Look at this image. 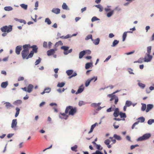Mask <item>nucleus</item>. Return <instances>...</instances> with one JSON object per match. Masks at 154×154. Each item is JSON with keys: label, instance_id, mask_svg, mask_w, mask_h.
<instances>
[{"label": "nucleus", "instance_id": "nucleus-38", "mask_svg": "<svg viewBox=\"0 0 154 154\" xmlns=\"http://www.w3.org/2000/svg\"><path fill=\"white\" fill-rule=\"evenodd\" d=\"M95 126H96L95 124L92 125V126H91V127L90 130L89 132V133H91V132H92L93 131V129L95 128Z\"/></svg>", "mask_w": 154, "mask_h": 154}, {"label": "nucleus", "instance_id": "nucleus-60", "mask_svg": "<svg viewBox=\"0 0 154 154\" xmlns=\"http://www.w3.org/2000/svg\"><path fill=\"white\" fill-rule=\"evenodd\" d=\"M23 146V142H21L19 145V148H22Z\"/></svg>", "mask_w": 154, "mask_h": 154}, {"label": "nucleus", "instance_id": "nucleus-8", "mask_svg": "<svg viewBox=\"0 0 154 154\" xmlns=\"http://www.w3.org/2000/svg\"><path fill=\"white\" fill-rule=\"evenodd\" d=\"M119 110L118 108H116L114 110L113 116L115 117H118L119 115Z\"/></svg>", "mask_w": 154, "mask_h": 154}, {"label": "nucleus", "instance_id": "nucleus-20", "mask_svg": "<svg viewBox=\"0 0 154 154\" xmlns=\"http://www.w3.org/2000/svg\"><path fill=\"white\" fill-rule=\"evenodd\" d=\"M92 65V63H87L85 64V68L86 69H89Z\"/></svg>", "mask_w": 154, "mask_h": 154}, {"label": "nucleus", "instance_id": "nucleus-35", "mask_svg": "<svg viewBox=\"0 0 154 154\" xmlns=\"http://www.w3.org/2000/svg\"><path fill=\"white\" fill-rule=\"evenodd\" d=\"M100 104V103H93L91 104V106L92 107H96L98 106H99Z\"/></svg>", "mask_w": 154, "mask_h": 154}, {"label": "nucleus", "instance_id": "nucleus-14", "mask_svg": "<svg viewBox=\"0 0 154 154\" xmlns=\"http://www.w3.org/2000/svg\"><path fill=\"white\" fill-rule=\"evenodd\" d=\"M5 106L7 109H10L14 107V106L9 102H6L5 103Z\"/></svg>", "mask_w": 154, "mask_h": 154}, {"label": "nucleus", "instance_id": "nucleus-18", "mask_svg": "<svg viewBox=\"0 0 154 154\" xmlns=\"http://www.w3.org/2000/svg\"><path fill=\"white\" fill-rule=\"evenodd\" d=\"M137 120H138V121H137V122H138V123L139 122L143 123L144 122L145 120V119L143 117H141L139 118Z\"/></svg>", "mask_w": 154, "mask_h": 154}, {"label": "nucleus", "instance_id": "nucleus-13", "mask_svg": "<svg viewBox=\"0 0 154 154\" xmlns=\"http://www.w3.org/2000/svg\"><path fill=\"white\" fill-rule=\"evenodd\" d=\"M33 88V86L32 84H29L27 87V91L29 93L31 92Z\"/></svg>", "mask_w": 154, "mask_h": 154}, {"label": "nucleus", "instance_id": "nucleus-45", "mask_svg": "<svg viewBox=\"0 0 154 154\" xmlns=\"http://www.w3.org/2000/svg\"><path fill=\"white\" fill-rule=\"evenodd\" d=\"M97 149L98 150H101L103 149V147L100 145L96 144Z\"/></svg>", "mask_w": 154, "mask_h": 154}, {"label": "nucleus", "instance_id": "nucleus-17", "mask_svg": "<svg viewBox=\"0 0 154 154\" xmlns=\"http://www.w3.org/2000/svg\"><path fill=\"white\" fill-rule=\"evenodd\" d=\"M8 82H4L2 83L1 85V87L3 88H5L8 85Z\"/></svg>", "mask_w": 154, "mask_h": 154}, {"label": "nucleus", "instance_id": "nucleus-58", "mask_svg": "<svg viewBox=\"0 0 154 154\" xmlns=\"http://www.w3.org/2000/svg\"><path fill=\"white\" fill-rule=\"evenodd\" d=\"M24 80V78L23 77L20 76L19 77L18 79V81H23Z\"/></svg>", "mask_w": 154, "mask_h": 154}, {"label": "nucleus", "instance_id": "nucleus-63", "mask_svg": "<svg viewBox=\"0 0 154 154\" xmlns=\"http://www.w3.org/2000/svg\"><path fill=\"white\" fill-rule=\"evenodd\" d=\"M113 110V109H112L111 107L107 109L106 110V111L108 112H111Z\"/></svg>", "mask_w": 154, "mask_h": 154}, {"label": "nucleus", "instance_id": "nucleus-31", "mask_svg": "<svg viewBox=\"0 0 154 154\" xmlns=\"http://www.w3.org/2000/svg\"><path fill=\"white\" fill-rule=\"evenodd\" d=\"M77 146L76 145H75L74 146L71 147V149L72 151L76 152L77 151Z\"/></svg>", "mask_w": 154, "mask_h": 154}, {"label": "nucleus", "instance_id": "nucleus-36", "mask_svg": "<svg viewBox=\"0 0 154 154\" xmlns=\"http://www.w3.org/2000/svg\"><path fill=\"white\" fill-rule=\"evenodd\" d=\"M138 84L139 86L142 88H144L145 87V85L141 82H138Z\"/></svg>", "mask_w": 154, "mask_h": 154}, {"label": "nucleus", "instance_id": "nucleus-24", "mask_svg": "<svg viewBox=\"0 0 154 154\" xmlns=\"http://www.w3.org/2000/svg\"><path fill=\"white\" fill-rule=\"evenodd\" d=\"M99 42L100 39L99 38H97L94 41L93 43L94 45H97L99 44Z\"/></svg>", "mask_w": 154, "mask_h": 154}, {"label": "nucleus", "instance_id": "nucleus-43", "mask_svg": "<svg viewBox=\"0 0 154 154\" xmlns=\"http://www.w3.org/2000/svg\"><path fill=\"white\" fill-rule=\"evenodd\" d=\"M89 80V79H88L87 80L85 83V86L86 87H88L90 83L91 82Z\"/></svg>", "mask_w": 154, "mask_h": 154}, {"label": "nucleus", "instance_id": "nucleus-54", "mask_svg": "<svg viewBox=\"0 0 154 154\" xmlns=\"http://www.w3.org/2000/svg\"><path fill=\"white\" fill-rule=\"evenodd\" d=\"M128 70L130 74H134V73L132 72L133 70L131 68H128Z\"/></svg>", "mask_w": 154, "mask_h": 154}, {"label": "nucleus", "instance_id": "nucleus-53", "mask_svg": "<svg viewBox=\"0 0 154 154\" xmlns=\"http://www.w3.org/2000/svg\"><path fill=\"white\" fill-rule=\"evenodd\" d=\"M85 53V54H90L91 53V51L90 50H87L85 51H84Z\"/></svg>", "mask_w": 154, "mask_h": 154}, {"label": "nucleus", "instance_id": "nucleus-64", "mask_svg": "<svg viewBox=\"0 0 154 154\" xmlns=\"http://www.w3.org/2000/svg\"><path fill=\"white\" fill-rule=\"evenodd\" d=\"M47 42H44L43 43V46L44 48H47Z\"/></svg>", "mask_w": 154, "mask_h": 154}, {"label": "nucleus", "instance_id": "nucleus-39", "mask_svg": "<svg viewBox=\"0 0 154 154\" xmlns=\"http://www.w3.org/2000/svg\"><path fill=\"white\" fill-rule=\"evenodd\" d=\"M142 105L141 110L142 111H144L146 109V105L145 104H142Z\"/></svg>", "mask_w": 154, "mask_h": 154}, {"label": "nucleus", "instance_id": "nucleus-34", "mask_svg": "<svg viewBox=\"0 0 154 154\" xmlns=\"http://www.w3.org/2000/svg\"><path fill=\"white\" fill-rule=\"evenodd\" d=\"M67 113H66L65 112V113H61V115L63 116V117H62L60 116V117L61 118H63L66 119L67 118V116L66 115V114Z\"/></svg>", "mask_w": 154, "mask_h": 154}, {"label": "nucleus", "instance_id": "nucleus-51", "mask_svg": "<svg viewBox=\"0 0 154 154\" xmlns=\"http://www.w3.org/2000/svg\"><path fill=\"white\" fill-rule=\"evenodd\" d=\"M85 104V102L82 101H80L79 103V105L80 106H81L82 105H84Z\"/></svg>", "mask_w": 154, "mask_h": 154}, {"label": "nucleus", "instance_id": "nucleus-41", "mask_svg": "<svg viewBox=\"0 0 154 154\" xmlns=\"http://www.w3.org/2000/svg\"><path fill=\"white\" fill-rule=\"evenodd\" d=\"M69 48V47L66 46H62L61 47V49L63 50L64 51H67Z\"/></svg>", "mask_w": 154, "mask_h": 154}, {"label": "nucleus", "instance_id": "nucleus-12", "mask_svg": "<svg viewBox=\"0 0 154 154\" xmlns=\"http://www.w3.org/2000/svg\"><path fill=\"white\" fill-rule=\"evenodd\" d=\"M55 50L54 49H51L47 52V54L48 56H50L53 54L55 53Z\"/></svg>", "mask_w": 154, "mask_h": 154}, {"label": "nucleus", "instance_id": "nucleus-23", "mask_svg": "<svg viewBox=\"0 0 154 154\" xmlns=\"http://www.w3.org/2000/svg\"><path fill=\"white\" fill-rule=\"evenodd\" d=\"M16 113H15V116L16 117H17L18 115H19V112L20 111V109L18 107H17L16 108Z\"/></svg>", "mask_w": 154, "mask_h": 154}, {"label": "nucleus", "instance_id": "nucleus-11", "mask_svg": "<svg viewBox=\"0 0 154 154\" xmlns=\"http://www.w3.org/2000/svg\"><path fill=\"white\" fill-rule=\"evenodd\" d=\"M127 33H133V31H127V32H125L123 35V39H122V41L123 42L126 39V38L127 36Z\"/></svg>", "mask_w": 154, "mask_h": 154}, {"label": "nucleus", "instance_id": "nucleus-7", "mask_svg": "<svg viewBox=\"0 0 154 154\" xmlns=\"http://www.w3.org/2000/svg\"><path fill=\"white\" fill-rule=\"evenodd\" d=\"M22 49V47L21 45L17 46L15 48V52L17 55H19L20 54V51Z\"/></svg>", "mask_w": 154, "mask_h": 154}, {"label": "nucleus", "instance_id": "nucleus-61", "mask_svg": "<svg viewBox=\"0 0 154 154\" xmlns=\"http://www.w3.org/2000/svg\"><path fill=\"white\" fill-rule=\"evenodd\" d=\"M138 124V122H136L134 123L132 125L131 128L132 129H133L135 127V125Z\"/></svg>", "mask_w": 154, "mask_h": 154}, {"label": "nucleus", "instance_id": "nucleus-42", "mask_svg": "<svg viewBox=\"0 0 154 154\" xmlns=\"http://www.w3.org/2000/svg\"><path fill=\"white\" fill-rule=\"evenodd\" d=\"M21 7L25 10H26L27 8V5L24 4H22L20 5Z\"/></svg>", "mask_w": 154, "mask_h": 154}, {"label": "nucleus", "instance_id": "nucleus-1", "mask_svg": "<svg viewBox=\"0 0 154 154\" xmlns=\"http://www.w3.org/2000/svg\"><path fill=\"white\" fill-rule=\"evenodd\" d=\"M29 44L24 45L23 46V50L22 51L21 54L22 58L23 59H28L31 57H29Z\"/></svg>", "mask_w": 154, "mask_h": 154}, {"label": "nucleus", "instance_id": "nucleus-25", "mask_svg": "<svg viewBox=\"0 0 154 154\" xmlns=\"http://www.w3.org/2000/svg\"><path fill=\"white\" fill-rule=\"evenodd\" d=\"M132 103L130 101L127 100L126 102L125 105L128 107L132 105Z\"/></svg>", "mask_w": 154, "mask_h": 154}, {"label": "nucleus", "instance_id": "nucleus-40", "mask_svg": "<svg viewBox=\"0 0 154 154\" xmlns=\"http://www.w3.org/2000/svg\"><path fill=\"white\" fill-rule=\"evenodd\" d=\"M65 84V83L64 82H62L61 83H60L58 84L57 86L60 87H62Z\"/></svg>", "mask_w": 154, "mask_h": 154}, {"label": "nucleus", "instance_id": "nucleus-15", "mask_svg": "<svg viewBox=\"0 0 154 154\" xmlns=\"http://www.w3.org/2000/svg\"><path fill=\"white\" fill-rule=\"evenodd\" d=\"M153 106L152 104H149L147 105V108L146 110V112H148L149 110L151 109L153 107Z\"/></svg>", "mask_w": 154, "mask_h": 154}, {"label": "nucleus", "instance_id": "nucleus-22", "mask_svg": "<svg viewBox=\"0 0 154 154\" xmlns=\"http://www.w3.org/2000/svg\"><path fill=\"white\" fill-rule=\"evenodd\" d=\"M4 9L6 11H9L12 10L13 8L11 6L6 7L4 8Z\"/></svg>", "mask_w": 154, "mask_h": 154}, {"label": "nucleus", "instance_id": "nucleus-59", "mask_svg": "<svg viewBox=\"0 0 154 154\" xmlns=\"http://www.w3.org/2000/svg\"><path fill=\"white\" fill-rule=\"evenodd\" d=\"M139 146L138 144L131 145V149H134L136 147L138 146Z\"/></svg>", "mask_w": 154, "mask_h": 154}, {"label": "nucleus", "instance_id": "nucleus-56", "mask_svg": "<svg viewBox=\"0 0 154 154\" xmlns=\"http://www.w3.org/2000/svg\"><path fill=\"white\" fill-rule=\"evenodd\" d=\"M92 154H103L99 150H96L95 152L93 153Z\"/></svg>", "mask_w": 154, "mask_h": 154}, {"label": "nucleus", "instance_id": "nucleus-48", "mask_svg": "<svg viewBox=\"0 0 154 154\" xmlns=\"http://www.w3.org/2000/svg\"><path fill=\"white\" fill-rule=\"evenodd\" d=\"M148 123L149 125H151L152 123L154 122V119H149L148 121Z\"/></svg>", "mask_w": 154, "mask_h": 154}, {"label": "nucleus", "instance_id": "nucleus-28", "mask_svg": "<svg viewBox=\"0 0 154 154\" xmlns=\"http://www.w3.org/2000/svg\"><path fill=\"white\" fill-rule=\"evenodd\" d=\"M119 115L120 116L121 118H125L126 117L125 113L120 112Z\"/></svg>", "mask_w": 154, "mask_h": 154}, {"label": "nucleus", "instance_id": "nucleus-21", "mask_svg": "<svg viewBox=\"0 0 154 154\" xmlns=\"http://www.w3.org/2000/svg\"><path fill=\"white\" fill-rule=\"evenodd\" d=\"M22 103V101L21 100H17L15 101L14 103V104L15 105H18Z\"/></svg>", "mask_w": 154, "mask_h": 154}, {"label": "nucleus", "instance_id": "nucleus-50", "mask_svg": "<svg viewBox=\"0 0 154 154\" xmlns=\"http://www.w3.org/2000/svg\"><path fill=\"white\" fill-rule=\"evenodd\" d=\"M62 8L63 9H67V6L66 4L65 3H63L62 5Z\"/></svg>", "mask_w": 154, "mask_h": 154}, {"label": "nucleus", "instance_id": "nucleus-49", "mask_svg": "<svg viewBox=\"0 0 154 154\" xmlns=\"http://www.w3.org/2000/svg\"><path fill=\"white\" fill-rule=\"evenodd\" d=\"M99 19L96 17H93L91 19V21L93 22L95 21L99 20Z\"/></svg>", "mask_w": 154, "mask_h": 154}, {"label": "nucleus", "instance_id": "nucleus-62", "mask_svg": "<svg viewBox=\"0 0 154 154\" xmlns=\"http://www.w3.org/2000/svg\"><path fill=\"white\" fill-rule=\"evenodd\" d=\"M143 58H140L137 62L139 63H141L143 62Z\"/></svg>", "mask_w": 154, "mask_h": 154}, {"label": "nucleus", "instance_id": "nucleus-3", "mask_svg": "<svg viewBox=\"0 0 154 154\" xmlns=\"http://www.w3.org/2000/svg\"><path fill=\"white\" fill-rule=\"evenodd\" d=\"M29 48H32V50L31 51L30 53L29 54V57H32L33 56L34 53H37V50L38 49V48L37 47L36 45H33L32 46H30L29 44Z\"/></svg>", "mask_w": 154, "mask_h": 154}, {"label": "nucleus", "instance_id": "nucleus-26", "mask_svg": "<svg viewBox=\"0 0 154 154\" xmlns=\"http://www.w3.org/2000/svg\"><path fill=\"white\" fill-rule=\"evenodd\" d=\"M95 6L99 9V11L100 12L103 11V8L100 5H95Z\"/></svg>", "mask_w": 154, "mask_h": 154}, {"label": "nucleus", "instance_id": "nucleus-32", "mask_svg": "<svg viewBox=\"0 0 154 154\" xmlns=\"http://www.w3.org/2000/svg\"><path fill=\"white\" fill-rule=\"evenodd\" d=\"M73 72V71L72 70H69L66 71V73L68 75H71Z\"/></svg>", "mask_w": 154, "mask_h": 154}, {"label": "nucleus", "instance_id": "nucleus-44", "mask_svg": "<svg viewBox=\"0 0 154 154\" xmlns=\"http://www.w3.org/2000/svg\"><path fill=\"white\" fill-rule=\"evenodd\" d=\"M63 44L62 43L61 41H60L58 42H57L55 44V46H58L59 45H62Z\"/></svg>", "mask_w": 154, "mask_h": 154}, {"label": "nucleus", "instance_id": "nucleus-55", "mask_svg": "<svg viewBox=\"0 0 154 154\" xmlns=\"http://www.w3.org/2000/svg\"><path fill=\"white\" fill-rule=\"evenodd\" d=\"M110 141L109 140L107 139L104 141V143L106 145H108L109 144Z\"/></svg>", "mask_w": 154, "mask_h": 154}, {"label": "nucleus", "instance_id": "nucleus-33", "mask_svg": "<svg viewBox=\"0 0 154 154\" xmlns=\"http://www.w3.org/2000/svg\"><path fill=\"white\" fill-rule=\"evenodd\" d=\"M114 11L113 10L111 11L110 12L108 13L107 14V16L108 17H111L113 14Z\"/></svg>", "mask_w": 154, "mask_h": 154}, {"label": "nucleus", "instance_id": "nucleus-29", "mask_svg": "<svg viewBox=\"0 0 154 154\" xmlns=\"http://www.w3.org/2000/svg\"><path fill=\"white\" fill-rule=\"evenodd\" d=\"M119 43V41L116 40H115L113 42L112 46L114 47L116 46Z\"/></svg>", "mask_w": 154, "mask_h": 154}, {"label": "nucleus", "instance_id": "nucleus-9", "mask_svg": "<svg viewBox=\"0 0 154 154\" xmlns=\"http://www.w3.org/2000/svg\"><path fill=\"white\" fill-rule=\"evenodd\" d=\"M84 85H82L80 86L77 92H76V94H78L81 93L84 90Z\"/></svg>", "mask_w": 154, "mask_h": 154}, {"label": "nucleus", "instance_id": "nucleus-52", "mask_svg": "<svg viewBox=\"0 0 154 154\" xmlns=\"http://www.w3.org/2000/svg\"><path fill=\"white\" fill-rule=\"evenodd\" d=\"M51 90V88H47L45 89L44 91L45 93H49Z\"/></svg>", "mask_w": 154, "mask_h": 154}, {"label": "nucleus", "instance_id": "nucleus-4", "mask_svg": "<svg viewBox=\"0 0 154 154\" xmlns=\"http://www.w3.org/2000/svg\"><path fill=\"white\" fill-rule=\"evenodd\" d=\"M151 49V46H149L147 48V57L148 58H146V57L144 58V61L145 62H148L150 61L151 60L152 58V56L150 55Z\"/></svg>", "mask_w": 154, "mask_h": 154}, {"label": "nucleus", "instance_id": "nucleus-6", "mask_svg": "<svg viewBox=\"0 0 154 154\" xmlns=\"http://www.w3.org/2000/svg\"><path fill=\"white\" fill-rule=\"evenodd\" d=\"M151 136V134H144L142 136L138 138L137 141H141L146 140L149 139Z\"/></svg>", "mask_w": 154, "mask_h": 154}, {"label": "nucleus", "instance_id": "nucleus-37", "mask_svg": "<svg viewBox=\"0 0 154 154\" xmlns=\"http://www.w3.org/2000/svg\"><path fill=\"white\" fill-rule=\"evenodd\" d=\"M41 59L39 57L38 59V60H36V61L35 63V65H37L39 64L41 62Z\"/></svg>", "mask_w": 154, "mask_h": 154}, {"label": "nucleus", "instance_id": "nucleus-19", "mask_svg": "<svg viewBox=\"0 0 154 154\" xmlns=\"http://www.w3.org/2000/svg\"><path fill=\"white\" fill-rule=\"evenodd\" d=\"M85 54V53L84 51H81L79 54V58L81 59Z\"/></svg>", "mask_w": 154, "mask_h": 154}, {"label": "nucleus", "instance_id": "nucleus-46", "mask_svg": "<svg viewBox=\"0 0 154 154\" xmlns=\"http://www.w3.org/2000/svg\"><path fill=\"white\" fill-rule=\"evenodd\" d=\"M90 39H91L93 41L92 35H88L85 38L86 40H88Z\"/></svg>", "mask_w": 154, "mask_h": 154}, {"label": "nucleus", "instance_id": "nucleus-10", "mask_svg": "<svg viewBox=\"0 0 154 154\" xmlns=\"http://www.w3.org/2000/svg\"><path fill=\"white\" fill-rule=\"evenodd\" d=\"M17 124V119H14L12 120L11 125V127L13 128L16 127Z\"/></svg>", "mask_w": 154, "mask_h": 154}, {"label": "nucleus", "instance_id": "nucleus-2", "mask_svg": "<svg viewBox=\"0 0 154 154\" xmlns=\"http://www.w3.org/2000/svg\"><path fill=\"white\" fill-rule=\"evenodd\" d=\"M77 109L76 108L73 107L71 106H69L66 107L65 110L66 113H69V115L73 116L76 112Z\"/></svg>", "mask_w": 154, "mask_h": 154}, {"label": "nucleus", "instance_id": "nucleus-47", "mask_svg": "<svg viewBox=\"0 0 154 154\" xmlns=\"http://www.w3.org/2000/svg\"><path fill=\"white\" fill-rule=\"evenodd\" d=\"M89 79L91 82L94 80V82L97 80V77L94 76V77H93V78H92L90 79Z\"/></svg>", "mask_w": 154, "mask_h": 154}, {"label": "nucleus", "instance_id": "nucleus-57", "mask_svg": "<svg viewBox=\"0 0 154 154\" xmlns=\"http://www.w3.org/2000/svg\"><path fill=\"white\" fill-rule=\"evenodd\" d=\"M77 75V74L76 73L74 72L72 75L70 76H69V78L71 79V78H72V77H75V76H76Z\"/></svg>", "mask_w": 154, "mask_h": 154}, {"label": "nucleus", "instance_id": "nucleus-30", "mask_svg": "<svg viewBox=\"0 0 154 154\" xmlns=\"http://www.w3.org/2000/svg\"><path fill=\"white\" fill-rule=\"evenodd\" d=\"M113 137L116 139L118 140H120L121 139V137L119 136L116 134H115Z\"/></svg>", "mask_w": 154, "mask_h": 154}, {"label": "nucleus", "instance_id": "nucleus-27", "mask_svg": "<svg viewBox=\"0 0 154 154\" xmlns=\"http://www.w3.org/2000/svg\"><path fill=\"white\" fill-rule=\"evenodd\" d=\"M45 22L48 25H50L51 24V22L49 18H46L45 19Z\"/></svg>", "mask_w": 154, "mask_h": 154}, {"label": "nucleus", "instance_id": "nucleus-5", "mask_svg": "<svg viewBox=\"0 0 154 154\" xmlns=\"http://www.w3.org/2000/svg\"><path fill=\"white\" fill-rule=\"evenodd\" d=\"M12 29V26L9 25L8 26H6L1 28V30L3 32H11Z\"/></svg>", "mask_w": 154, "mask_h": 154}, {"label": "nucleus", "instance_id": "nucleus-16", "mask_svg": "<svg viewBox=\"0 0 154 154\" xmlns=\"http://www.w3.org/2000/svg\"><path fill=\"white\" fill-rule=\"evenodd\" d=\"M60 10L59 8H54L52 10V12L56 14H58L60 13Z\"/></svg>", "mask_w": 154, "mask_h": 154}]
</instances>
